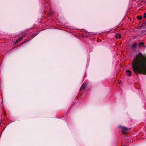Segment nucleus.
<instances>
[{
  "label": "nucleus",
  "instance_id": "1",
  "mask_svg": "<svg viewBox=\"0 0 146 146\" xmlns=\"http://www.w3.org/2000/svg\"><path fill=\"white\" fill-rule=\"evenodd\" d=\"M133 71L136 74H146V54L139 52L134 57L132 64Z\"/></svg>",
  "mask_w": 146,
  "mask_h": 146
},
{
  "label": "nucleus",
  "instance_id": "2",
  "mask_svg": "<svg viewBox=\"0 0 146 146\" xmlns=\"http://www.w3.org/2000/svg\"><path fill=\"white\" fill-rule=\"evenodd\" d=\"M137 44L136 43H135L133 45H132V48L133 50H135L137 46Z\"/></svg>",
  "mask_w": 146,
  "mask_h": 146
},
{
  "label": "nucleus",
  "instance_id": "3",
  "mask_svg": "<svg viewBox=\"0 0 146 146\" xmlns=\"http://www.w3.org/2000/svg\"><path fill=\"white\" fill-rule=\"evenodd\" d=\"M121 129H122V132L123 133H125V131H127L128 129L127 128L123 127H122Z\"/></svg>",
  "mask_w": 146,
  "mask_h": 146
},
{
  "label": "nucleus",
  "instance_id": "4",
  "mask_svg": "<svg viewBox=\"0 0 146 146\" xmlns=\"http://www.w3.org/2000/svg\"><path fill=\"white\" fill-rule=\"evenodd\" d=\"M85 85H84V83H83L80 89V91H81L83 90L85 88Z\"/></svg>",
  "mask_w": 146,
  "mask_h": 146
},
{
  "label": "nucleus",
  "instance_id": "5",
  "mask_svg": "<svg viewBox=\"0 0 146 146\" xmlns=\"http://www.w3.org/2000/svg\"><path fill=\"white\" fill-rule=\"evenodd\" d=\"M121 37V35L120 34H116L115 36V37L116 38H120Z\"/></svg>",
  "mask_w": 146,
  "mask_h": 146
},
{
  "label": "nucleus",
  "instance_id": "6",
  "mask_svg": "<svg viewBox=\"0 0 146 146\" xmlns=\"http://www.w3.org/2000/svg\"><path fill=\"white\" fill-rule=\"evenodd\" d=\"M26 34H25L24 35H23V36H21V37H20L19 38H18V40L19 41V42L20 41H21L22 39H23V38L25 36H26Z\"/></svg>",
  "mask_w": 146,
  "mask_h": 146
},
{
  "label": "nucleus",
  "instance_id": "7",
  "mask_svg": "<svg viewBox=\"0 0 146 146\" xmlns=\"http://www.w3.org/2000/svg\"><path fill=\"white\" fill-rule=\"evenodd\" d=\"M126 72L127 73H129L128 75L129 76H130L131 75V71L127 70H126Z\"/></svg>",
  "mask_w": 146,
  "mask_h": 146
},
{
  "label": "nucleus",
  "instance_id": "8",
  "mask_svg": "<svg viewBox=\"0 0 146 146\" xmlns=\"http://www.w3.org/2000/svg\"><path fill=\"white\" fill-rule=\"evenodd\" d=\"M144 44L143 42H141L139 43V47L142 46Z\"/></svg>",
  "mask_w": 146,
  "mask_h": 146
},
{
  "label": "nucleus",
  "instance_id": "9",
  "mask_svg": "<svg viewBox=\"0 0 146 146\" xmlns=\"http://www.w3.org/2000/svg\"><path fill=\"white\" fill-rule=\"evenodd\" d=\"M137 18L139 20H140L142 19V17L141 16H138L137 17Z\"/></svg>",
  "mask_w": 146,
  "mask_h": 146
},
{
  "label": "nucleus",
  "instance_id": "10",
  "mask_svg": "<svg viewBox=\"0 0 146 146\" xmlns=\"http://www.w3.org/2000/svg\"><path fill=\"white\" fill-rule=\"evenodd\" d=\"M19 42V41L17 39V40H16V41H15V44H17V43H18Z\"/></svg>",
  "mask_w": 146,
  "mask_h": 146
},
{
  "label": "nucleus",
  "instance_id": "11",
  "mask_svg": "<svg viewBox=\"0 0 146 146\" xmlns=\"http://www.w3.org/2000/svg\"><path fill=\"white\" fill-rule=\"evenodd\" d=\"M143 17L145 18H146V13H144V16H143Z\"/></svg>",
  "mask_w": 146,
  "mask_h": 146
}]
</instances>
